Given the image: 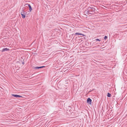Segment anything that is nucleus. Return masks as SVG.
<instances>
[{
  "instance_id": "1",
  "label": "nucleus",
  "mask_w": 127,
  "mask_h": 127,
  "mask_svg": "<svg viewBox=\"0 0 127 127\" xmlns=\"http://www.w3.org/2000/svg\"><path fill=\"white\" fill-rule=\"evenodd\" d=\"M84 12L88 15L94 14L95 13V8L93 7H89L85 10Z\"/></svg>"
},
{
  "instance_id": "2",
  "label": "nucleus",
  "mask_w": 127,
  "mask_h": 127,
  "mask_svg": "<svg viewBox=\"0 0 127 127\" xmlns=\"http://www.w3.org/2000/svg\"><path fill=\"white\" fill-rule=\"evenodd\" d=\"M12 95L16 98L22 97V96L12 94Z\"/></svg>"
},
{
  "instance_id": "3",
  "label": "nucleus",
  "mask_w": 127,
  "mask_h": 127,
  "mask_svg": "<svg viewBox=\"0 0 127 127\" xmlns=\"http://www.w3.org/2000/svg\"><path fill=\"white\" fill-rule=\"evenodd\" d=\"M9 51V49H8L6 48H3L2 49L1 51V52H5V51Z\"/></svg>"
},
{
  "instance_id": "4",
  "label": "nucleus",
  "mask_w": 127,
  "mask_h": 127,
  "mask_svg": "<svg viewBox=\"0 0 127 127\" xmlns=\"http://www.w3.org/2000/svg\"><path fill=\"white\" fill-rule=\"evenodd\" d=\"M92 100L89 98H88L87 100V103H91Z\"/></svg>"
},
{
  "instance_id": "5",
  "label": "nucleus",
  "mask_w": 127,
  "mask_h": 127,
  "mask_svg": "<svg viewBox=\"0 0 127 127\" xmlns=\"http://www.w3.org/2000/svg\"><path fill=\"white\" fill-rule=\"evenodd\" d=\"M26 5H28V6L29 8V9L30 11V12H31L32 10V7L31 6V5H30L28 3L27 4H26Z\"/></svg>"
},
{
  "instance_id": "6",
  "label": "nucleus",
  "mask_w": 127,
  "mask_h": 127,
  "mask_svg": "<svg viewBox=\"0 0 127 127\" xmlns=\"http://www.w3.org/2000/svg\"><path fill=\"white\" fill-rule=\"evenodd\" d=\"M45 67V66H40V67H34V69H39V68H42L43 67Z\"/></svg>"
},
{
  "instance_id": "7",
  "label": "nucleus",
  "mask_w": 127,
  "mask_h": 127,
  "mask_svg": "<svg viewBox=\"0 0 127 127\" xmlns=\"http://www.w3.org/2000/svg\"><path fill=\"white\" fill-rule=\"evenodd\" d=\"M75 35H82L83 36H85L84 34L80 33H79L78 32H76L75 33Z\"/></svg>"
},
{
  "instance_id": "8",
  "label": "nucleus",
  "mask_w": 127,
  "mask_h": 127,
  "mask_svg": "<svg viewBox=\"0 0 127 127\" xmlns=\"http://www.w3.org/2000/svg\"><path fill=\"white\" fill-rule=\"evenodd\" d=\"M21 14H25V11H24V9H22V10L21 12Z\"/></svg>"
},
{
  "instance_id": "9",
  "label": "nucleus",
  "mask_w": 127,
  "mask_h": 127,
  "mask_svg": "<svg viewBox=\"0 0 127 127\" xmlns=\"http://www.w3.org/2000/svg\"><path fill=\"white\" fill-rule=\"evenodd\" d=\"M22 16V17L23 18H24L25 17V14H21Z\"/></svg>"
},
{
  "instance_id": "10",
  "label": "nucleus",
  "mask_w": 127,
  "mask_h": 127,
  "mask_svg": "<svg viewBox=\"0 0 127 127\" xmlns=\"http://www.w3.org/2000/svg\"><path fill=\"white\" fill-rule=\"evenodd\" d=\"M111 96V94H110L109 93H107V96L108 97H109Z\"/></svg>"
},
{
  "instance_id": "11",
  "label": "nucleus",
  "mask_w": 127,
  "mask_h": 127,
  "mask_svg": "<svg viewBox=\"0 0 127 127\" xmlns=\"http://www.w3.org/2000/svg\"><path fill=\"white\" fill-rule=\"evenodd\" d=\"M107 38V36H104V39H106Z\"/></svg>"
},
{
  "instance_id": "12",
  "label": "nucleus",
  "mask_w": 127,
  "mask_h": 127,
  "mask_svg": "<svg viewBox=\"0 0 127 127\" xmlns=\"http://www.w3.org/2000/svg\"><path fill=\"white\" fill-rule=\"evenodd\" d=\"M95 40H96V41H100V39H98V38H97V39H96Z\"/></svg>"
},
{
  "instance_id": "13",
  "label": "nucleus",
  "mask_w": 127,
  "mask_h": 127,
  "mask_svg": "<svg viewBox=\"0 0 127 127\" xmlns=\"http://www.w3.org/2000/svg\"><path fill=\"white\" fill-rule=\"evenodd\" d=\"M22 64H24V62H23V63H22Z\"/></svg>"
}]
</instances>
